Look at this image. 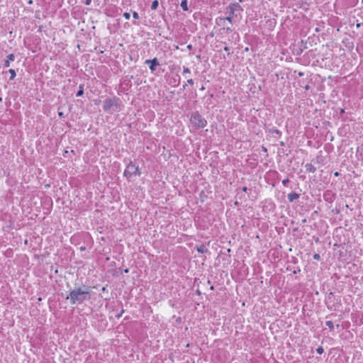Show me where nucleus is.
Instances as JSON below:
<instances>
[{
	"label": "nucleus",
	"instance_id": "32",
	"mask_svg": "<svg viewBox=\"0 0 363 363\" xmlns=\"http://www.w3.org/2000/svg\"><path fill=\"white\" fill-rule=\"evenodd\" d=\"M186 48L189 50H191L193 49V46L191 44H189V45H187Z\"/></svg>",
	"mask_w": 363,
	"mask_h": 363
},
{
	"label": "nucleus",
	"instance_id": "31",
	"mask_svg": "<svg viewBox=\"0 0 363 363\" xmlns=\"http://www.w3.org/2000/svg\"><path fill=\"white\" fill-rule=\"evenodd\" d=\"M91 0H86L85 1V4L89 6L91 4Z\"/></svg>",
	"mask_w": 363,
	"mask_h": 363
},
{
	"label": "nucleus",
	"instance_id": "4",
	"mask_svg": "<svg viewBox=\"0 0 363 363\" xmlns=\"http://www.w3.org/2000/svg\"><path fill=\"white\" fill-rule=\"evenodd\" d=\"M190 121L193 127L196 129L203 128L207 125L206 120L198 111L191 114Z\"/></svg>",
	"mask_w": 363,
	"mask_h": 363
},
{
	"label": "nucleus",
	"instance_id": "19",
	"mask_svg": "<svg viewBox=\"0 0 363 363\" xmlns=\"http://www.w3.org/2000/svg\"><path fill=\"white\" fill-rule=\"evenodd\" d=\"M220 30H223L224 32H226V33H230V32H232V29L230 28V27H223L220 29Z\"/></svg>",
	"mask_w": 363,
	"mask_h": 363
},
{
	"label": "nucleus",
	"instance_id": "14",
	"mask_svg": "<svg viewBox=\"0 0 363 363\" xmlns=\"http://www.w3.org/2000/svg\"><path fill=\"white\" fill-rule=\"evenodd\" d=\"M269 132L271 133H276L279 137H281V132L276 128H271L269 130Z\"/></svg>",
	"mask_w": 363,
	"mask_h": 363
},
{
	"label": "nucleus",
	"instance_id": "9",
	"mask_svg": "<svg viewBox=\"0 0 363 363\" xmlns=\"http://www.w3.org/2000/svg\"><path fill=\"white\" fill-rule=\"evenodd\" d=\"M299 196V194L296 192H291L287 195L288 200L290 202H293L294 201L298 199Z\"/></svg>",
	"mask_w": 363,
	"mask_h": 363
},
{
	"label": "nucleus",
	"instance_id": "7",
	"mask_svg": "<svg viewBox=\"0 0 363 363\" xmlns=\"http://www.w3.org/2000/svg\"><path fill=\"white\" fill-rule=\"evenodd\" d=\"M228 21L227 19H225V17H217L216 18V23L218 26H223V28L225 26V22Z\"/></svg>",
	"mask_w": 363,
	"mask_h": 363
},
{
	"label": "nucleus",
	"instance_id": "36",
	"mask_svg": "<svg viewBox=\"0 0 363 363\" xmlns=\"http://www.w3.org/2000/svg\"><path fill=\"white\" fill-rule=\"evenodd\" d=\"M236 35L237 38H238V33H234V34L233 35V36H232V37H233V38H234V35Z\"/></svg>",
	"mask_w": 363,
	"mask_h": 363
},
{
	"label": "nucleus",
	"instance_id": "3",
	"mask_svg": "<svg viewBox=\"0 0 363 363\" xmlns=\"http://www.w3.org/2000/svg\"><path fill=\"white\" fill-rule=\"evenodd\" d=\"M242 9L238 3H233L229 4L226 8V14L228 16L225 17V19L232 23L234 19L238 17V11H242Z\"/></svg>",
	"mask_w": 363,
	"mask_h": 363
},
{
	"label": "nucleus",
	"instance_id": "11",
	"mask_svg": "<svg viewBox=\"0 0 363 363\" xmlns=\"http://www.w3.org/2000/svg\"><path fill=\"white\" fill-rule=\"evenodd\" d=\"M305 168L308 172L314 173L316 171V168L311 163H307Z\"/></svg>",
	"mask_w": 363,
	"mask_h": 363
},
{
	"label": "nucleus",
	"instance_id": "5",
	"mask_svg": "<svg viewBox=\"0 0 363 363\" xmlns=\"http://www.w3.org/2000/svg\"><path fill=\"white\" fill-rule=\"evenodd\" d=\"M123 174L127 179H129L132 176H140L141 172L139 169V167L136 166L132 161H130L127 165Z\"/></svg>",
	"mask_w": 363,
	"mask_h": 363
},
{
	"label": "nucleus",
	"instance_id": "22",
	"mask_svg": "<svg viewBox=\"0 0 363 363\" xmlns=\"http://www.w3.org/2000/svg\"><path fill=\"white\" fill-rule=\"evenodd\" d=\"M133 17L135 19H138L139 18V15H138V13L136 11H133Z\"/></svg>",
	"mask_w": 363,
	"mask_h": 363
},
{
	"label": "nucleus",
	"instance_id": "33",
	"mask_svg": "<svg viewBox=\"0 0 363 363\" xmlns=\"http://www.w3.org/2000/svg\"><path fill=\"white\" fill-rule=\"evenodd\" d=\"M262 150L264 152H267V147H265L264 146H262Z\"/></svg>",
	"mask_w": 363,
	"mask_h": 363
},
{
	"label": "nucleus",
	"instance_id": "18",
	"mask_svg": "<svg viewBox=\"0 0 363 363\" xmlns=\"http://www.w3.org/2000/svg\"><path fill=\"white\" fill-rule=\"evenodd\" d=\"M325 325L330 329L333 330L334 328V324L331 320H327L325 322Z\"/></svg>",
	"mask_w": 363,
	"mask_h": 363
},
{
	"label": "nucleus",
	"instance_id": "38",
	"mask_svg": "<svg viewBox=\"0 0 363 363\" xmlns=\"http://www.w3.org/2000/svg\"><path fill=\"white\" fill-rule=\"evenodd\" d=\"M80 250H85V247H80Z\"/></svg>",
	"mask_w": 363,
	"mask_h": 363
},
{
	"label": "nucleus",
	"instance_id": "28",
	"mask_svg": "<svg viewBox=\"0 0 363 363\" xmlns=\"http://www.w3.org/2000/svg\"><path fill=\"white\" fill-rule=\"evenodd\" d=\"M224 50H225V51H227V52H229L230 48H229L228 46H225V47H224ZM230 55V52H228V56H229Z\"/></svg>",
	"mask_w": 363,
	"mask_h": 363
},
{
	"label": "nucleus",
	"instance_id": "39",
	"mask_svg": "<svg viewBox=\"0 0 363 363\" xmlns=\"http://www.w3.org/2000/svg\"><path fill=\"white\" fill-rule=\"evenodd\" d=\"M280 145H281V146H284V142H281V143H280Z\"/></svg>",
	"mask_w": 363,
	"mask_h": 363
},
{
	"label": "nucleus",
	"instance_id": "25",
	"mask_svg": "<svg viewBox=\"0 0 363 363\" xmlns=\"http://www.w3.org/2000/svg\"><path fill=\"white\" fill-rule=\"evenodd\" d=\"M289 182V179L288 178L284 179L282 181V184L284 185V186H287L288 183Z\"/></svg>",
	"mask_w": 363,
	"mask_h": 363
},
{
	"label": "nucleus",
	"instance_id": "23",
	"mask_svg": "<svg viewBox=\"0 0 363 363\" xmlns=\"http://www.w3.org/2000/svg\"><path fill=\"white\" fill-rule=\"evenodd\" d=\"M183 73H190V69L186 67H183Z\"/></svg>",
	"mask_w": 363,
	"mask_h": 363
},
{
	"label": "nucleus",
	"instance_id": "15",
	"mask_svg": "<svg viewBox=\"0 0 363 363\" xmlns=\"http://www.w3.org/2000/svg\"><path fill=\"white\" fill-rule=\"evenodd\" d=\"M159 6V2L157 0H155L152 2V4H151V9L152 10H155L157 9Z\"/></svg>",
	"mask_w": 363,
	"mask_h": 363
},
{
	"label": "nucleus",
	"instance_id": "1",
	"mask_svg": "<svg viewBox=\"0 0 363 363\" xmlns=\"http://www.w3.org/2000/svg\"><path fill=\"white\" fill-rule=\"evenodd\" d=\"M91 298L90 286H83L82 287L75 288L70 291L67 299H69L71 304L79 305L84 301Z\"/></svg>",
	"mask_w": 363,
	"mask_h": 363
},
{
	"label": "nucleus",
	"instance_id": "17",
	"mask_svg": "<svg viewBox=\"0 0 363 363\" xmlns=\"http://www.w3.org/2000/svg\"><path fill=\"white\" fill-rule=\"evenodd\" d=\"M9 73L11 74V77H10V80H13L14 79V78L16 77V72L14 69H10L9 70Z\"/></svg>",
	"mask_w": 363,
	"mask_h": 363
},
{
	"label": "nucleus",
	"instance_id": "27",
	"mask_svg": "<svg viewBox=\"0 0 363 363\" xmlns=\"http://www.w3.org/2000/svg\"><path fill=\"white\" fill-rule=\"evenodd\" d=\"M320 255H319V254H315V255H313V259H314L318 260V259H320Z\"/></svg>",
	"mask_w": 363,
	"mask_h": 363
},
{
	"label": "nucleus",
	"instance_id": "43",
	"mask_svg": "<svg viewBox=\"0 0 363 363\" xmlns=\"http://www.w3.org/2000/svg\"><path fill=\"white\" fill-rule=\"evenodd\" d=\"M230 252V249H228L227 252Z\"/></svg>",
	"mask_w": 363,
	"mask_h": 363
},
{
	"label": "nucleus",
	"instance_id": "2",
	"mask_svg": "<svg viewBox=\"0 0 363 363\" xmlns=\"http://www.w3.org/2000/svg\"><path fill=\"white\" fill-rule=\"evenodd\" d=\"M121 101L118 97L107 98L104 101L103 109L105 112L113 113L121 110Z\"/></svg>",
	"mask_w": 363,
	"mask_h": 363
},
{
	"label": "nucleus",
	"instance_id": "21",
	"mask_svg": "<svg viewBox=\"0 0 363 363\" xmlns=\"http://www.w3.org/2000/svg\"><path fill=\"white\" fill-rule=\"evenodd\" d=\"M123 17L126 19V20H129L130 18V14L128 12H125L123 13Z\"/></svg>",
	"mask_w": 363,
	"mask_h": 363
},
{
	"label": "nucleus",
	"instance_id": "16",
	"mask_svg": "<svg viewBox=\"0 0 363 363\" xmlns=\"http://www.w3.org/2000/svg\"><path fill=\"white\" fill-rule=\"evenodd\" d=\"M323 161H324L323 157L321 155L317 156V157L315 159V163L320 164H323Z\"/></svg>",
	"mask_w": 363,
	"mask_h": 363
},
{
	"label": "nucleus",
	"instance_id": "42",
	"mask_svg": "<svg viewBox=\"0 0 363 363\" xmlns=\"http://www.w3.org/2000/svg\"><path fill=\"white\" fill-rule=\"evenodd\" d=\"M309 89V86H306V89Z\"/></svg>",
	"mask_w": 363,
	"mask_h": 363
},
{
	"label": "nucleus",
	"instance_id": "6",
	"mask_svg": "<svg viewBox=\"0 0 363 363\" xmlns=\"http://www.w3.org/2000/svg\"><path fill=\"white\" fill-rule=\"evenodd\" d=\"M145 65H149V68L152 72H154L157 67L160 65V62L157 57L153 58L152 60H146L145 61Z\"/></svg>",
	"mask_w": 363,
	"mask_h": 363
},
{
	"label": "nucleus",
	"instance_id": "30",
	"mask_svg": "<svg viewBox=\"0 0 363 363\" xmlns=\"http://www.w3.org/2000/svg\"><path fill=\"white\" fill-rule=\"evenodd\" d=\"M242 190L244 191V192H247L248 190H250L247 186H244L242 188Z\"/></svg>",
	"mask_w": 363,
	"mask_h": 363
},
{
	"label": "nucleus",
	"instance_id": "41",
	"mask_svg": "<svg viewBox=\"0 0 363 363\" xmlns=\"http://www.w3.org/2000/svg\"><path fill=\"white\" fill-rule=\"evenodd\" d=\"M213 289H214L213 286H211V290H213Z\"/></svg>",
	"mask_w": 363,
	"mask_h": 363
},
{
	"label": "nucleus",
	"instance_id": "20",
	"mask_svg": "<svg viewBox=\"0 0 363 363\" xmlns=\"http://www.w3.org/2000/svg\"><path fill=\"white\" fill-rule=\"evenodd\" d=\"M316 352L319 354H322L324 352V349L323 347L320 346L316 349Z\"/></svg>",
	"mask_w": 363,
	"mask_h": 363
},
{
	"label": "nucleus",
	"instance_id": "13",
	"mask_svg": "<svg viewBox=\"0 0 363 363\" xmlns=\"http://www.w3.org/2000/svg\"><path fill=\"white\" fill-rule=\"evenodd\" d=\"M79 88V91H77V93L76 94L77 96H81L84 94V85L83 84H80Z\"/></svg>",
	"mask_w": 363,
	"mask_h": 363
},
{
	"label": "nucleus",
	"instance_id": "40",
	"mask_svg": "<svg viewBox=\"0 0 363 363\" xmlns=\"http://www.w3.org/2000/svg\"><path fill=\"white\" fill-rule=\"evenodd\" d=\"M338 174H339L338 172L335 173V176H338Z\"/></svg>",
	"mask_w": 363,
	"mask_h": 363
},
{
	"label": "nucleus",
	"instance_id": "8",
	"mask_svg": "<svg viewBox=\"0 0 363 363\" xmlns=\"http://www.w3.org/2000/svg\"><path fill=\"white\" fill-rule=\"evenodd\" d=\"M15 60V55L14 54L11 53V54H9L8 56H7V59L5 60L4 61V66L5 67H9L10 66V61H14Z\"/></svg>",
	"mask_w": 363,
	"mask_h": 363
},
{
	"label": "nucleus",
	"instance_id": "35",
	"mask_svg": "<svg viewBox=\"0 0 363 363\" xmlns=\"http://www.w3.org/2000/svg\"><path fill=\"white\" fill-rule=\"evenodd\" d=\"M303 75H304L303 72H298V76L299 77H303Z\"/></svg>",
	"mask_w": 363,
	"mask_h": 363
},
{
	"label": "nucleus",
	"instance_id": "26",
	"mask_svg": "<svg viewBox=\"0 0 363 363\" xmlns=\"http://www.w3.org/2000/svg\"><path fill=\"white\" fill-rule=\"evenodd\" d=\"M124 313V310H122L119 313H118L117 315H116V317L117 318H120L121 316H122V314Z\"/></svg>",
	"mask_w": 363,
	"mask_h": 363
},
{
	"label": "nucleus",
	"instance_id": "29",
	"mask_svg": "<svg viewBox=\"0 0 363 363\" xmlns=\"http://www.w3.org/2000/svg\"><path fill=\"white\" fill-rule=\"evenodd\" d=\"M187 83H188L189 84L192 85V84H194V80H193L192 79H188V80H187Z\"/></svg>",
	"mask_w": 363,
	"mask_h": 363
},
{
	"label": "nucleus",
	"instance_id": "10",
	"mask_svg": "<svg viewBox=\"0 0 363 363\" xmlns=\"http://www.w3.org/2000/svg\"><path fill=\"white\" fill-rule=\"evenodd\" d=\"M196 250H197L198 252L202 253V254L206 253L208 252V250L206 248V247L203 244L196 246Z\"/></svg>",
	"mask_w": 363,
	"mask_h": 363
},
{
	"label": "nucleus",
	"instance_id": "37",
	"mask_svg": "<svg viewBox=\"0 0 363 363\" xmlns=\"http://www.w3.org/2000/svg\"><path fill=\"white\" fill-rule=\"evenodd\" d=\"M186 86V84L183 85L182 89H185Z\"/></svg>",
	"mask_w": 363,
	"mask_h": 363
},
{
	"label": "nucleus",
	"instance_id": "24",
	"mask_svg": "<svg viewBox=\"0 0 363 363\" xmlns=\"http://www.w3.org/2000/svg\"><path fill=\"white\" fill-rule=\"evenodd\" d=\"M333 293L330 292V293L328 294V297H327V301H328H328H330L332 299V297H333Z\"/></svg>",
	"mask_w": 363,
	"mask_h": 363
},
{
	"label": "nucleus",
	"instance_id": "34",
	"mask_svg": "<svg viewBox=\"0 0 363 363\" xmlns=\"http://www.w3.org/2000/svg\"><path fill=\"white\" fill-rule=\"evenodd\" d=\"M58 116L60 117V118H63L64 117V114L62 112H58Z\"/></svg>",
	"mask_w": 363,
	"mask_h": 363
},
{
	"label": "nucleus",
	"instance_id": "12",
	"mask_svg": "<svg viewBox=\"0 0 363 363\" xmlns=\"http://www.w3.org/2000/svg\"><path fill=\"white\" fill-rule=\"evenodd\" d=\"M181 7L185 11L189 10L187 0H182V2H181Z\"/></svg>",
	"mask_w": 363,
	"mask_h": 363
}]
</instances>
